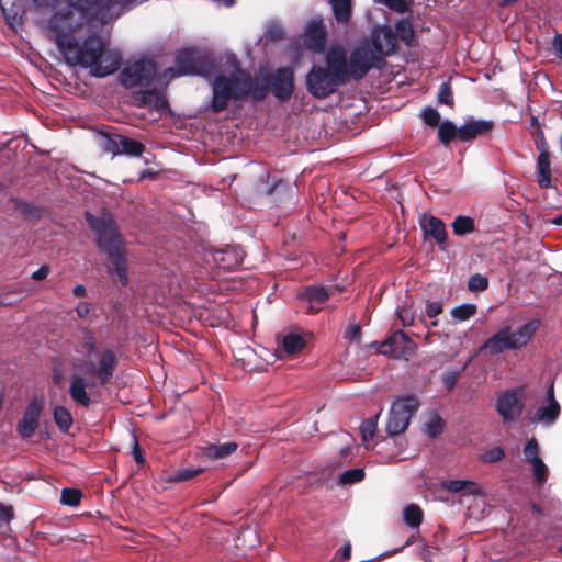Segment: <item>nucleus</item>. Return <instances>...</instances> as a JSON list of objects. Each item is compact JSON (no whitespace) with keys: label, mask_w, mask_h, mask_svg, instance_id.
I'll return each instance as SVG.
<instances>
[{"label":"nucleus","mask_w":562,"mask_h":562,"mask_svg":"<svg viewBox=\"0 0 562 562\" xmlns=\"http://www.w3.org/2000/svg\"><path fill=\"white\" fill-rule=\"evenodd\" d=\"M99 0H75L71 10H59L50 21L52 31L55 33V42L69 64L88 67L95 77H105L117 70L120 55L106 49L100 37H89L82 46H79L75 36V24L86 16V13Z\"/></svg>","instance_id":"f257e3e1"},{"label":"nucleus","mask_w":562,"mask_h":562,"mask_svg":"<svg viewBox=\"0 0 562 562\" xmlns=\"http://www.w3.org/2000/svg\"><path fill=\"white\" fill-rule=\"evenodd\" d=\"M325 64L313 65L305 77L306 90L316 99H326L348 83L346 50L342 47H330L325 55Z\"/></svg>","instance_id":"f03ea898"},{"label":"nucleus","mask_w":562,"mask_h":562,"mask_svg":"<svg viewBox=\"0 0 562 562\" xmlns=\"http://www.w3.org/2000/svg\"><path fill=\"white\" fill-rule=\"evenodd\" d=\"M80 352L82 357L75 361V370L85 373L86 376H92L100 384L106 383L112 378L116 357L111 349L97 346L94 337L87 334Z\"/></svg>","instance_id":"7ed1b4c3"},{"label":"nucleus","mask_w":562,"mask_h":562,"mask_svg":"<svg viewBox=\"0 0 562 562\" xmlns=\"http://www.w3.org/2000/svg\"><path fill=\"white\" fill-rule=\"evenodd\" d=\"M539 321H530L513 331L509 325L502 327L480 347L479 351H487L491 356L505 350H517L526 347L539 328Z\"/></svg>","instance_id":"20e7f679"},{"label":"nucleus","mask_w":562,"mask_h":562,"mask_svg":"<svg viewBox=\"0 0 562 562\" xmlns=\"http://www.w3.org/2000/svg\"><path fill=\"white\" fill-rule=\"evenodd\" d=\"M90 226L98 235L100 247L109 254L116 266V272L123 283L126 282L125 269L121 265L122 261V241L117 235L113 218L109 214H103L100 218L94 215L87 214Z\"/></svg>","instance_id":"39448f33"},{"label":"nucleus","mask_w":562,"mask_h":562,"mask_svg":"<svg viewBox=\"0 0 562 562\" xmlns=\"http://www.w3.org/2000/svg\"><path fill=\"white\" fill-rule=\"evenodd\" d=\"M384 66L385 59L369 43L360 44L351 50L349 58L346 55L348 83L351 79H363L372 68L382 69Z\"/></svg>","instance_id":"423d86ee"},{"label":"nucleus","mask_w":562,"mask_h":562,"mask_svg":"<svg viewBox=\"0 0 562 562\" xmlns=\"http://www.w3.org/2000/svg\"><path fill=\"white\" fill-rule=\"evenodd\" d=\"M419 407V401L415 395L401 397L393 402L385 430L389 436H397L404 432Z\"/></svg>","instance_id":"0eeeda50"},{"label":"nucleus","mask_w":562,"mask_h":562,"mask_svg":"<svg viewBox=\"0 0 562 562\" xmlns=\"http://www.w3.org/2000/svg\"><path fill=\"white\" fill-rule=\"evenodd\" d=\"M244 81L241 74H231L229 77L218 76L213 83V108L223 110L229 100H237L244 94Z\"/></svg>","instance_id":"6e6552de"},{"label":"nucleus","mask_w":562,"mask_h":562,"mask_svg":"<svg viewBox=\"0 0 562 562\" xmlns=\"http://www.w3.org/2000/svg\"><path fill=\"white\" fill-rule=\"evenodd\" d=\"M271 94L281 103L289 102L295 90L294 69L291 66L279 67L265 74Z\"/></svg>","instance_id":"1a4fd4ad"},{"label":"nucleus","mask_w":562,"mask_h":562,"mask_svg":"<svg viewBox=\"0 0 562 562\" xmlns=\"http://www.w3.org/2000/svg\"><path fill=\"white\" fill-rule=\"evenodd\" d=\"M155 74V65L151 61L140 60L123 70L121 81L127 89H138L140 95L144 93L142 89L150 85Z\"/></svg>","instance_id":"9d476101"},{"label":"nucleus","mask_w":562,"mask_h":562,"mask_svg":"<svg viewBox=\"0 0 562 562\" xmlns=\"http://www.w3.org/2000/svg\"><path fill=\"white\" fill-rule=\"evenodd\" d=\"M417 349V345L403 330H395L381 345L380 352L389 355L395 359L412 357Z\"/></svg>","instance_id":"9b49d317"},{"label":"nucleus","mask_w":562,"mask_h":562,"mask_svg":"<svg viewBox=\"0 0 562 562\" xmlns=\"http://www.w3.org/2000/svg\"><path fill=\"white\" fill-rule=\"evenodd\" d=\"M524 407L517 390L503 392L496 401V412L502 416L504 424L516 422L522 414Z\"/></svg>","instance_id":"f8f14e48"},{"label":"nucleus","mask_w":562,"mask_h":562,"mask_svg":"<svg viewBox=\"0 0 562 562\" xmlns=\"http://www.w3.org/2000/svg\"><path fill=\"white\" fill-rule=\"evenodd\" d=\"M43 411V401L40 398H33L26 406L22 419L16 426L18 432L23 438H29L34 435L38 420Z\"/></svg>","instance_id":"ddd939ff"},{"label":"nucleus","mask_w":562,"mask_h":562,"mask_svg":"<svg viewBox=\"0 0 562 562\" xmlns=\"http://www.w3.org/2000/svg\"><path fill=\"white\" fill-rule=\"evenodd\" d=\"M95 382V379L92 376H86L85 373L75 370L69 386L71 398L82 406H88L90 404V396L87 393V389L92 387Z\"/></svg>","instance_id":"4468645a"},{"label":"nucleus","mask_w":562,"mask_h":562,"mask_svg":"<svg viewBox=\"0 0 562 562\" xmlns=\"http://www.w3.org/2000/svg\"><path fill=\"white\" fill-rule=\"evenodd\" d=\"M371 47L382 56L384 59L386 56L393 55L397 50L396 35L390 27H384L381 31H376L371 37Z\"/></svg>","instance_id":"2eb2a0df"},{"label":"nucleus","mask_w":562,"mask_h":562,"mask_svg":"<svg viewBox=\"0 0 562 562\" xmlns=\"http://www.w3.org/2000/svg\"><path fill=\"white\" fill-rule=\"evenodd\" d=\"M420 226L426 237L434 238L439 245L440 250L447 251L448 234L441 218L434 215H425L420 221Z\"/></svg>","instance_id":"dca6fc26"},{"label":"nucleus","mask_w":562,"mask_h":562,"mask_svg":"<svg viewBox=\"0 0 562 562\" xmlns=\"http://www.w3.org/2000/svg\"><path fill=\"white\" fill-rule=\"evenodd\" d=\"M330 293L327 288L313 284L306 286L297 294V297L308 304V313L315 314L321 311V306L329 299Z\"/></svg>","instance_id":"f3484780"},{"label":"nucleus","mask_w":562,"mask_h":562,"mask_svg":"<svg viewBox=\"0 0 562 562\" xmlns=\"http://www.w3.org/2000/svg\"><path fill=\"white\" fill-rule=\"evenodd\" d=\"M104 148L114 155L139 156L144 151L143 144L122 135H117L115 138H105Z\"/></svg>","instance_id":"a211bd4d"},{"label":"nucleus","mask_w":562,"mask_h":562,"mask_svg":"<svg viewBox=\"0 0 562 562\" xmlns=\"http://www.w3.org/2000/svg\"><path fill=\"white\" fill-rule=\"evenodd\" d=\"M494 128V122L491 120H468L460 126V140L471 143L479 136L490 134Z\"/></svg>","instance_id":"6ab92c4d"},{"label":"nucleus","mask_w":562,"mask_h":562,"mask_svg":"<svg viewBox=\"0 0 562 562\" xmlns=\"http://www.w3.org/2000/svg\"><path fill=\"white\" fill-rule=\"evenodd\" d=\"M327 32L322 21H313L305 31V46L321 53L325 49Z\"/></svg>","instance_id":"aec40b11"},{"label":"nucleus","mask_w":562,"mask_h":562,"mask_svg":"<svg viewBox=\"0 0 562 562\" xmlns=\"http://www.w3.org/2000/svg\"><path fill=\"white\" fill-rule=\"evenodd\" d=\"M135 101L144 106L155 110L159 114L169 112L168 102L165 95L157 91H145L135 98Z\"/></svg>","instance_id":"412c9836"},{"label":"nucleus","mask_w":562,"mask_h":562,"mask_svg":"<svg viewBox=\"0 0 562 562\" xmlns=\"http://www.w3.org/2000/svg\"><path fill=\"white\" fill-rule=\"evenodd\" d=\"M536 181L541 189L553 188L550 155H538Z\"/></svg>","instance_id":"4be33fe9"},{"label":"nucleus","mask_w":562,"mask_h":562,"mask_svg":"<svg viewBox=\"0 0 562 562\" xmlns=\"http://www.w3.org/2000/svg\"><path fill=\"white\" fill-rule=\"evenodd\" d=\"M267 81L265 74L259 79L254 80L248 72V95H251L256 101L263 100L271 93L270 86Z\"/></svg>","instance_id":"5701e85b"},{"label":"nucleus","mask_w":562,"mask_h":562,"mask_svg":"<svg viewBox=\"0 0 562 562\" xmlns=\"http://www.w3.org/2000/svg\"><path fill=\"white\" fill-rule=\"evenodd\" d=\"M442 488L451 492L459 493L462 491H467L469 494L477 495L481 493V487L479 484L472 481L467 480H448L441 483Z\"/></svg>","instance_id":"b1692460"},{"label":"nucleus","mask_w":562,"mask_h":562,"mask_svg":"<svg viewBox=\"0 0 562 562\" xmlns=\"http://www.w3.org/2000/svg\"><path fill=\"white\" fill-rule=\"evenodd\" d=\"M237 449L235 442H226L222 445H210L203 449V456L210 460H221L232 454Z\"/></svg>","instance_id":"393cba45"},{"label":"nucleus","mask_w":562,"mask_h":562,"mask_svg":"<svg viewBox=\"0 0 562 562\" xmlns=\"http://www.w3.org/2000/svg\"><path fill=\"white\" fill-rule=\"evenodd\" d=\"M306 347L305 339L295 333H290L283 336L281 349L288 355H296Z\"/></svg>","instance_id":"a878e982"},{"label":"nucleus","mask_w":562,"mask_h":562,"mask_svg":"<svg viewBox=\"0 0 562 562\" xmlns=\"http://www.w3.org/2000/svg\"><path fill=\"white\" fill-rule=\"evenodd\" d=\"M459 131L460 127H457L453 122L446 120L438 126V140L443 146H449L452 140L457 138L460 140Z\"/></svg>","instance_id":"bb28decb"},{"label":"nucleus","mask_w":562,"mask_h":562,"mask_svg":"<svg viewBox=\"0 0 562 562\" xmlns=\"http://www.w3.org/2000/svg\"><path fill=\"white\" fill-rule=\"evenodd\" d=\"M213 262L222 269H233L239 262L233 249L215 250L211 252Z\"/></svg>","instance_id":"cd10ccee"},{"label":"nucleus","mask_w":562,"mask_h":562,"mask_svg":"<svg viewBox=\"0 0 562 562\" xmlns=\"http://www.w3.org/2000/svg\"><path fill=\"white\" fill-rule=\"evenodd\" d=\"M561 407L558 402L548 403L537 409L536 420L546 425H552L560 416Z\"/></svg>","instance_id":"c85d7f7f"},{"label":"nucleus","mask_w":562,"mask_h":562,"mask_svg":"<svg viewBox=\"0 0 562 562\" xmlns=\"http://www.w3.org/2000/svg\"><path fill=\"white\" fill-rule=\"evenodd\" d=\"M333 14L338 23H347L352 14L351 0H329Z\"/></svg>","instance_id":"c756f323"},{"label":"nucleus","mask_w":562,"mask_h":562,"mask_svg":"<svg viewBox=\"0 0 562 562\" xmlns=\"http://www.w3.org/2000/svg\"><path fill=\"white\" fill-rule=\"evenodd\" d=\"M452 231L457 236H464L475 231L474 218L465 215H459L451 224Z\"/></svg>","instance_id":"7c9ffc66"},{"label":"nucleus","mask_w":562,"mask_h":562,"mask_svg":"<svg viewBox=\"0 0 562 562\" xmlns=\"http://www.w3.org/2000/svg\"><path fill=\"white\" fill-rule=\"evenodd\" d=\"M396 36L401 38L407 46H413L415 31L409 20L402 19L395 24Z\"/></svg>","instance_id":"2f4dec72"},{"label":"nucleus","mask_w":562,"mask_h":562,"mask_svg":"<svg viewBox=\"0 0 562 562\" xmlns=\"http://www.w3.org/2000/svg\"><path fill=\"white\" fill-rule=\"evenodd\" d=\"M403 514L405 522L412 528H418L423 522L424 513L417 504H408Z\"/></svg>","instance_id":"473e14b6"},{"label":"nucleus","mask_w":562,"mask_h":562,"mask_svg":"<svg viewBox=\"0 0 562 562\" xmlns=\"http://www.w3.org/2000/svg\"><path fill=\"white\" fill-rule=\"evenodd\" d=\"M258 194L276 195L274 201H281L290 190L288 183L282 180L274 181L271 186H265L263 189L257 188Z\"/></svg>","instance_id":"72a5a7b5"},{"label":"nucleus","mask_w":562,"mask_h":562,"mask_svg":"<svg viewBox=\"0 0 562 562\" xmlns=\"http://www.w3.org/2000/svg\"><path fill=\"white\" fill-rule=\"evenodd\" d=\"M195 72V67L192 63L191 54L190 53H181L178 57V66L175 74H172L171 77L175 76H183V75H190Z\"/></svg>","instance_id":"f704fd0d"},{"label":"nucleus","mask_w":562,"mask_h":562,"mask_svg":"<svg viewBox=\"0 0 562 562\" xmlns=\"http://www.w3.org/2000/svg\"><path fill=\"white\" fill-rule=\"evenodd\" d=\"M476 311L477 307L475 304H462L452 308L451 315L453 318L463 322L474 316L476 314Z\"/></svg>","instance_id":"c9c22d12"},{"label":"nucleus","mask_w":562,"mask_h":562,"mask_svg":"<svg viewBox=\"0 0 562 562\" xmlns=\"http://www.w3.org/2000/svg\"><path fill=\"white\" fill-rule=\"evenodd\" d=\"M54 419L58 427L63 430L69 429L72 424V417L67 408L57 406L54 409Z\"/></svg>","instance_id":"e433bc0d"},{"label":"nucleus","mask_w":562,"mask_h":562,"mask_svg":"<svg viewBox=\"0 0 562 562\" xmlns=\"http://www.w3.org/2000/svg\"><path fill=\"white\" fill-rule=\"evenodd\" d=\"M438 102L451 109L454 108L453 92L449 81L442 82L439 87Z\"/></svg>","instance_id":"4c0bfd02"},{"label":"nucleus","mask_w":562,"mask_h":562,"mask_svg":"<svg viewBox=\"0 0 562 562\" xmlns=\"http://www.w3.org/2000/svg\"><path fill=\"white\" fill-rule=\"evenodd\" d=\"M529 463L532 465L535 482L537 484H543L548 479V468L544 462L541 458H538Z\"/></svg>","instance_id":"58836bf2"},{"label":"nucleus","mask_w":562,"mask_h":562,"mask_svg":"<svg viewBox=\"0 0 562 562\" xmlns=\"http://www.w3.org/2000/svg\"><path fill=\"white\" fill-rule=\"evenodd\" d=\"M445 427L443 419L435 414L428 423H426V432L430 438H437L442 431Z\"/></svg>","instance_id":"ea45409f"},{"label":"nucleus","mask_w":562,"mask_h":562,"mask_svg":"<svg viewBox=\"0 0 562 562\" xmlns=\"http://www.w3.org/2000/svg\"><path fill=\"white\" fill-rule=\"evenodd\" d=\"M488 288V279L487 277L475 273L472 274L468 280V289L471 292H482L485 291Z\"/></svg>","instance_id":"a19ab883"},{"label":"nucleus","mask_w":562,"mask_h":562,"mask_svg":"<svg viewBox=\"0 0 562 562\" xmlns=\"http://www.w3.org/2000/svg\"><path fill=\"white\" fill-rule=\"evenodd\" d=\"M378 430V416L364 419L360 425L362 440L368 441L372 439Z\"/></svg>","instance_id":"79ce46f5"},{"label":"nucleus","mask_w":562,"mask_h":562,"mask_svg":"<svg viewBox=\"0 0 562 562\" xmlns=\"http://www.w3.org/2000/svg\"><path fill=\"white\" fill-rule=\"evenodd\" d=\"M364 479V471L360 468L349 469L340 474L342 484H353Z\"/></svg>","instance_id":"37998d69"},{"label":"nucleus","mask_w":562,"mask_h":562,"mask_svg":"<svg viewBox=\"0 0 562 562\" xmlns=\"http://www.w3.org/2000/svg\"><path fill=\"white\" fill-rule=\"evenodd\" d=\"M420 116H422L424 123L430 127H438L441 123L440 122L441 116H440L439 112L431 106L425 108L422 111Z\"/></svg>","instance_id":"c03bdc74"},{"label":"nucleus","mask_w":562,"mask_h":562,"mask_svg":"<svg viewBox=\"0 0 562 562\" xmlns=\"http://www.w3.org/2000/svg\"><path fill=\"white\" fill-rule=\"evenodd\" d=\"M80 498H81V493L79 490H75V488H65L61 492V497H60V502L64 504V505H68V506H76L79 504L80 502Z\"/></svg>","instance_id":"a18cd8bd"},{"label":"nucleus","mask_w":562,"mask_h":562,"mask_svg":"<svg viewBox=\"0 0 562 562\" xmlns=\"http://www.w3.org/2000/svg\"><path fill=\"white\" fill-rule=\"evenodd\" d=\"M525 460L529 463L539 457V445L535 437L530 438L524 447Z\"/></svg>","instance_id":"49530a36"},{"label":"nucleus","mask_w":562,"mask_h":562,"mask_svg":"<svg viewBox=\"0 0 562 562\" xmlns=\"http://www.w3.org/2000/svg\"><path fill=\"white\" fill-rule=\"evenodd\" d=\"M203 470L202 469H182L177 471L173 475L169 477L170 481L173 482H184L189 481L192 477L200 474Z\"/></svg>","instance_id":"de8ad7c7"},{"label":"nucleus","mask_w":562,"mask_h":562,"mask_svg":"<svg viewBox=\"0 0 562 562\" xmlns=\"http://www.w3.org/2000/svg\"><path fill=\"white\" fill-rule=\"evenodd\" d=\"M505 457V452L503 450V448L501 447H495V448H492V449H488L486 451H484L482 458L485 462H497V461H501L503 458Z\"/></svg>","instance_id":"09e8293b"},{"label":"nucleus","mask_w":562,"mask_h":562,"mask_svg":"<svg viewBox=\"0 0 562 562\" xmlns=\"http://www.w3.org/2000/svg\"><path fill=\"white\" fill-rule=\"evenodd\" d=\"M285 32L282 26L278 24H270L266 31V37L278 42L284 38Z\"/></svg>","instance_id":"8fccbe9b"},{"label":"nucleus","mask_w":562,"mask_h":562,"mask_svg":"<svg viewBox=\"0 0 562 562\" xmlns=\"http://www.w3.org/2000/svg\"><path fill=\"white\" fill-rule=\"evenodd\" d=\"M397 317L403 327L412 326L414 324L415 315L411 308H397Z\"/></svg>","instance_id":"3c124183"},{"label":"nucleus","mask_w":562,"mask_h":562,"mask_svg":"<svg viewBox=\"0 0 562 562\" xmlns=\"http://www.w3.org/2000/svg\"><path fill=\"white\" fill-rule=\"evenodd\" d=\"M379 2L384 3L391 10L397 13H405L408 11V5L405 0H378Z\"/></svg>","instance_id":"603ef678"},{"label":"nucleus","mask_w":562,"mask_h":562,"mask_svg":"<svg viewBox=\"0 0 562 562\" xmlns=\"http://www.w3.org/2000/svg\"><path fill=\"white\" fill-rule=\"evenodd\" d=\"M535 145L539 151V155H550L549 145L546 140L544 133L540 128L537 131V138L535 140Z\"/></svg>","instance_id":"864d4df0"},{"label":"nucleus","mask_w":562,"mask_h":562,"mask_svg":"<svg viewBox=\"0 0 562 562\" xmlns=\"http://www.w3.org/2000/svg\"><path fill=\"white\" fill-rule=\"evenodd\" d=\"M443 312V306L441 302L434 301V302H427L426 304V314L430 318H435L438 315H440Z\"/></svg>","instance_id":"5fc2aeb1"},{"label":"nucleus","mask_w":562,"mask_h":562,"mask_svg":"<svg viewBox=\"0 0 562 562\" xmlns=\"http://www.w3.org/2000/svg\"><path fill=\"white\" fill-rule=\"evenodd\" d=\"M459 373L456 371H450L443 374L442 383L448 391H452L457 385Z\"/></svg>","instance_id":"6e6d98bb"},{"label":"nucleus","mask_w":562,"mask_h":562,"mask_svg":"<svg viewBox=\"0 0 562 562\" xmlns=\"http://www.w3.org/2000/svg\"><path fill=\"white\" fill-rule=\"evenodd\" d=\"M345 338L351 341H359L361 338V327L358 324L351 325L345 333Z\"/></svg>","instance_id":"4d7b16f0"},{"label":"nucleus","mask_w":562,"mask_h":562,"mask_svg":"<svg viewBox=\"0 0 562 562\" xmlns=\"http://www.w3.org/2000/svg\"><path fill=\"white\" fill-rule=\"evenodd\" d=\"M12 517V507L0 504V526L8 524Z\"/></svg>","instance_id":"13d9d810"},{"label":"nucleus","mask_w":562,"mask_h":562,"mask_svg":"<svg viewBox=\"0 0 562 562\" xmlns=\"http://www.w3.org/2000/svg\"><path fill=\"white\" fill-rule=\"evenodd\" d=\"M551 45L555 56L562 60V34L557 33L553 36Z\"/></svg>","instance_id":"bf43d9fd"},{"label":"nucleus","mask_w":562,"mask_h":562,"mask_svg":"<svg viewBox=\"0 0 562 562\" xmlns=\"http://www.w3.org/2000/svg\"><path fill=\"white\" fill-rule=\"evenodd\" d=\"M76 312L79 317H86L90 313V305L86 302H80L76 307Z\"/></svg>","instance_id":"052dcab7"},{"label":"nucleus","mask_w":562,"mask_h":562,"mask_svg":"<svg viewBox=\"0 0 562 562\" xmlns=\"http://www.w3.org/2000/svg\"><path fill=\"white\" fill-rule=\"evenodd\" d=\"M48 276V268L47 267H41L36 271L32 273V279L36 281L44 280Z\"/></svg>","instance_id":"680f3d73"},{"label":"nucleus","mask_w":562,"mask_h":562,"mask_svg":"<svg viewBox=\"0 0 562 562\" xmlns=\"http://www.w3.org/2000/svg\"><path fill=\"white\" fill-rule=\"evenodd\" d=\"M133 441H134V448H133L134 458H135L137 463H143L144 462V458H143L142 452L139 450L138 442H137V440L135 438L133 439Z\"/></svg>","instance_id":"e2e57ef3"},{"label":"nucleus","mask_w":562,"mask_h":562,"mask_svg":"<svg viewBox=\"0 0 562 562\" xmlns=\"http://www.w3.org/2000/svg\"><path fill=\"white\" fill-rule=\"evenodd\" d=\"M341 559L348 560L351 555V544L347 542L340 550Z\"/></svg>","instance_id":"0e129e2a"},{"label":"nucleus","mask_w":562,"mask_h":562,"mask_svg":"<svg viewBox=\"0 0 562 562\" xmlns=\"http://www.w3.org/2000/svg\"><path fill=\"white\" fill-rule=\"evenodd\" d=\"M72 294L76 296V297H82L86 295V289L83 285L81 284H77L74 286L72 289Z\"/></svg>","instance_id":"69168bd1"},{"label":"nucleus","mask_w":562,"mask_h":562,"mask_svg":"<svg viewBox=\"0 0 562 562\" xmlns=\"http://www.w3.org/2000/svg\"><path fill=\"white\" fill-rule=\"evenodd\" d=\"M547 401L548 403H553V402H558L554 397V389H553V384H551L547 391Z\"/></svg>","instance_id":"338daca9"},{"label":"nucleus","mask_w":562,"mask_h":562,"mask_svg":"<svg viewBox=\"0 0 562 562\" xmlns=\"http://www.w3.org/2000/svg\"><path fill=\"white\" fill-rule=\"evenodd\" d=\"M530 508H531L532 513H535L537 515H543V509L538 504L531 503Z\"/></svg>","instance_id":"774afa93"}]
</instances>
